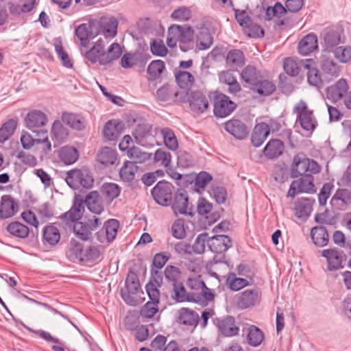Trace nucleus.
<instances>
[{
    "label": "nucleus",
    "mask_w": 351,
    "mask_h": 351,
    "mask_svg": "<svg viewBox=\"0 0 351 351\" xmlns=\"http://www.w3.org/2000/svg\"><path fill=\"white\" fill-rule=\"evenodd\" d=\"M132 135L138 144L144 146L147 143V140L152 136L151 126L148 124L138 125Z\"/></svg>",
    "instance_id": "40"
},
{
    "label": "nucleus",
    "mask_w": 351,
    "mask_h": 351,
    "mask_svg": "<svg viewBox=\"0 0 351 351\" xmlns=\"http://www.w3.org/2000/svg\"><path fill=\"white\" fill-rule=\"evenodd\" d=\"M43 237L45 242L51 245H54L59 242L60 233L56 226L53 225L47 226L43 229Z\"/></svg>",
    "instance_id": "52"
},
{
    "label": "nucleus",
    "mask_w": 351,
    "mask_h": 351,
    "mask_svg": "<svg viewBox=\"0 0 351 351\" xmlns=\"http://www.w3.org/2000/svg\"><path fill=\"white\" fill-rule=\"evenodd\" d=\"M184 26L178 25H172L168 29V35L167 38V44L170 48L176 46L180 35L182 32Z\"/></svg>",
    "instance_id": "57"
},
{
    "label": "nucleus",
    "mask_w": 351,
    "mask_h": 351,
    "mask_svg": "<svg viewBox=\"0 0 351 351\" xmlns=\"http://www.w3.org/2000/svg\"><path fill=\"white\" fill-rule=\"evenodd\" d=\"M335 58L341 63H348L351 61V47L340 46L333 50Z\"/></svg>",
    "instance_id": "62"
},
{
    "label": "nucleus",
    "mask_w": 351,
    "mask_h": 351,
    "mask_svg": "<svg viewBox=\"0 0 351 351\" xmlns=\"http://www.w3.org/2000/svg\"><path fill=\"white\" fill-rule=\"evenodd\" d=\"M300 64L302 67L308 69L307 80L308 83L312 86L319 87L322 85V81L318 69L315 67L311 68L308 64L303 62H301Z\"/></svg>",
    "instance_id": "60"
},
{
    "label": "nucleus",
    "mask_w": 351,
    "mask_h": 351,
    "mask_svg": "<svg viewBox=\"0 0 351 351\" xmlns=\"http://www.w3.org/2000/svg\"><path fill=\"white\" fill-rule=\"evenodd\" d=\"M84 204L94 214L99 215L104 210L99 192L92 191L86 195L84 199L75 197L71 208L59 217L60 220L66 225H71L73 221L80 220L84 213Z\"/></svg>",
    "instance_id": "1"
},
{
    "label": "nucleus",
    "mask_w": 351,
    "mask_h": 351,
    "mask_svg": "<svg viewBox=\"0 0 351 351\" xmlns=\"http://www.w3.org/2000/svg\"><path fill=\"white\" fill-rule=\"evenodd\" d=\"M122 53L120 45L117 43H113L110 45L107 51H105V57L101 60V65L110 64L114 60L118 59Z\"/></svg>",
    "instance_id": "49"
},
{
    "label": "nucleus",
    "mask_w": 351,
    "mask_h": 351,
    "mask_svg": "<svg viewBox=\"0 0 351 351\" xmlns=\"http://www.w3.org/2000/svg\"><path fill=\"white\" fill-rule=\"evenodd\" d=\"M61 222L62 221H61ZM62 223L66 226H71L74 223L73 232L77 238L83 241H89L91 239L92 232H90V229L86 223L82 221H78V220L73 221L71 225H66L64 223Z\"/></svg>",
    "instance_id": "46"
},
{
    "label": "nucleus",
    "mask_w": 351,
    "mask_h": 351,
    "mask_svg": "<svg viewBox=\"0 0 351 351\" xmlns=\"http://www.w3.org/2000/svg\"><path fill=\"white\" fill-rule=\"evenodd\" d=\"M78 157L77 150L71 146H64L59 151V158L66 165L73 164Z\"/></svg>",
    "instance_id": "42"
},
{
    "label": "nucleus",
    "mask_w": 351,
    "mask_h": 351,
    "mask_svg": "<svg viewBox=\"0 0 351 351\" xmlns=\"http://www.w3.org/2000/svg\"><path fill=\"white\" fill-rule=\"evenodd\" d=\"M213 43V38L206 27H202L197 37V47L200 50L208 49Z\"/></svg>",
    "instance_id": "50"
},
{
    "label": "nucleus",
    "mask_w": 351,
    "mask_h": 351,
    "mask_svg": "<svg viewBox=\"0 0 351 351\" xmlns=\"http://www.w3.org/2000/svg\"><path fill=\"white\" fill-rule=\"evenodd\" d=\"M326 48H332L341 42V29L335 26L324 28L320 34Z\"/></svg>",
    "instance_id": "18"
},
{
    "label": "nucleus",
    "mask_w": 351,
    "mask_h": 351,
    "mask_svg": "<svg viewBox=\"0 0 351 351\" xmlns=\"http://www.w3.org/2000/svg\"><path fill=\"white\" fill-rule=\"evenodd\" d=\"M241 77L246 86L252 89L261 80L262 75L255 66L247 65L242 70Z\"/></svg>",
    "instance_id": "27"
},
{
    "label": "nucleus",
    "mask_w": 351,
    "mask_h": 351,
    "mask_svg": "<svg viewBox=\"0 0 351 351\" xmlns=\"http://www.w3.org/2000/svg\"><path fill=\"white\" fill-rule=\"evenodd\" d=\"M119 222L114 219H110L106 221L103 228L96 233L97 239L102 243H109L116 237Z\"/></svg>",
    "instance_id": "10"
},
{
    "label": "nucleus",
    "mask_w": 351,
    "mask_h": 351,
    "mask_svg": "<svg viewBox=\"0 0 351 351\" xmlns=\"http://www.w3.org/2000/svg\"><path fill=\"white\" fill-rule=\"evenodd\" d=\"M101 192L107 200L112 202L119 195L121 189L115 183L106 182L102 184Z\"/></svg>",
    "instance_id": "53"
},
{
    "label": "nucleus",
    "mask_w": 351,
    "mask_h": 351,
    "mask_svg": "<svg viewBox=\"0 0 351 351\" xmlns=\"http://www.w3.org/2000/svg\"><path fill=\"white\" fill-rule=\"evenodd\" d=\"M225 130L237 139L245 138L248 130L246 125L241 121L236 119L229 120L225 123Z\"/></svg>",
    "instance_id": "22"
},
{
    "label": "nucleus",
    "mask_w": 351,
    "mask_h": 351,
    "mask_svg": "<svg viewBox=\"0 0 351 351\" xmlns=\"http://www.w3.org/2000/svg\"><path fill=\"white\" fill-rule=\"evenodd\" d=\"M108 43V40L99 38L94 45L85 53V57L92 63L99 62L101 64V60L105 57V47Z\"/></svg>",
    "instance_id": "21"
},
{
    "label": "nucleus",
    "mask_w": 351,
    "mask_h": 351,
    "mask_svg": "<svg viewBox=\"0 0 351 351\" xmlns=\"http://www.w3.org/2000/svg\"><path fill=\"white\" fill-rule=\"evenodd\" d=\"M214 324L224 337H230L239 333V328L232 316L227 315L223 318L215 319Z\"/></svg>",
    "instance_id": "11"
},
{
    "label": "nucleus",
    "mask_w": 351,
    "mask_h": 351,
    "mask_svg": "<svg viewBox=\"0 0 351 351\" xmlns=\"http://www.w3.org/2000/svg\"><path fill=\"white\" fill-rule=\"evenodd\" d=\"M117 158V152L108 147H103L97 156V161L106 166L114 164Z\"/></svg>",
    "instance_id": "39"
},
{
    "label": "nucleus",
    "mask_w": 351,
    "mask_h": 351,
    "mask_svg": "<svg viewBox=\"0 0 351 351\" xmlns=\"http://www.w3.org/2000/svg\"><path fill=\"white\" fill-rule=\"evenodd\" d=\"M322 254L326 258L330 271L337 270L342 267L343 256L341 252L336 249H327L324 250Z\"/></svg>",
    "instance_id": "24"
},
{
    "label": "nucleus",
    "mask_w": 351,
    "mask_h": 351,
    "mask_svg": "<svg viewBox=\"0 0 351 351\" xmlns=\"http://www.w3.org/2000/svg\"><path fill=\"white\" fill-rule=\"evenodd\" d=\"M212 180L213 177L210 173L206 171H201L195 177V191L199 193H202Z\"/></svg>",
    "instance_id": "58"
},
{
    "label": "nucleus",
    "mask_w": 351,
    "mask_h": 351,
    "mask_svg": "<svg viewBox=\"0 0 351 351\" xmlns=\"http://www.w3.org/2000/svg\"><path fill=\"white\" fill-rule=\"evenodd\" d=\"M209 249L215 253H223L232 245L230 238L226 235H216L207 241Z\"/></svg>",
    "instance_id": "19"
},
{
    "label": "nucleus",
    "mask_w": 351,
    "mask_h": 351,
    "mask_svg": "<svg viewBox=\"0 0 351 351\" xmlns=\"http://www.w3.org/2000/svg\"><path fill=\"white\" fill-rule=\"evenodd\" d=\"M128 156L132 159V162L143 164L152 158V154L146 152L142 151L138 147H132L128 149L127 152Z\"/></svg>",
    "instance_id": "45"
},
{
    "label": "nucleus",
    "mask_w": 351,
    "mask_h": 351,
    "mask_svg": "<svg viewBox=\"0 0 351 351\" xmlns=\"http://www.w3.org/2000/svg\"><path fill=\"white\" fill-rule=\"evenodd\" d=\"M171 208L176 215H191V209L189 204V197L186 191L178 190L175 193Z\"/></svg>",
    "instance_id": "12"
},
{
    "label": "nucleus",
    "mask_w": 351,
    "mask_h": 351,
    "mask_svg": "<svg viewBox=\"0 0 351 351\" xmlns=\"http://www.w3.org/2000/svg\"><path fill=\"white\" fill-rule=\"evenodd\" d=\"M165 69V65L162 60H153L147 67L149 80H154L159 78Z\"/></svg>",
    "instance_id": "56"
},
{
    "label": "nucleus",
    "mask_w": 351,
    "mask_h": 351,
    "mask_svg": "<svg viewBox=\"0 0 351 351\" xmlns=\"http://www.w3.org/2000/svg\"><path fill=\"white\" fill-rule=\"evenodd\" d=\"M293 112L297 115V121L299 122L303 130L312 133L317 126V121L313 114V111L309 109L304 100L298 101L293 108Z\"/></svg>",
    "instance_id": "3"
},
{
    "label": "nucleus",
    "mask_w": 351,
    "mask_h": 351,
    "mask_svg": "<svg viewBox=\"0 0 351 351\" xmlns=\"http://www.w3.org/2000/svg\"><path fill=\"white\" fill-rule=\"evenodd\" d=\"M315 191L314 178L310 173H306L291 182L288 191V196L294 197L296 194L300 193H313Z\"/></svg>",
    "instance_id": "7"
},
{
    "label": "nucleus",
    "mask_w": 351,
    "mask_h": 351,
    "mask_svg": "<svg viewBox=\"0 0 351 351\" xmlns=\"http://www.w3.org/2000/svg\"><path fill=\"white\" fill-rule=\"evenodd\" d=\"M16 204L12 197L5 195L1 197L0 215L1 218H9L14 215Z\"/></svg>",
    "instance_id": "36"
},
{
    "label": "nucleus",
    "mask_w": 351,
    "mask_h": 351,
    "mask_svg": "<svg viewBox=\"0 0 351 351\" xmlns=\"http://www.w3.org/2000/svg\"><path fill=\"white\" fill-rule=\"evenodd\" d=\"M141 288L138 277L134 271H130L125 280V289L121 291V297L126 304L136 306L138 304L136 295L141 293Z\"/></svg>",
    "instance_id": "6"
},
{
    "label": "nucleus",
    "mask_w": 351,
    "mask_h": 351,
    "mask_svg": "<svg viewBox=\"0 0 351 351\" xmlns=\"http://www.w3.org/2000/svg\"><path fill=\"white\" fill-rule=\"evenodd\" d=\"M264 335L258 327L252 325L247 328V339L250 345L258 346L262 343Z\"/></svg>",
    "instance_id": "55"
},
{
    "label": "nucleus",
    "mask_w": 351,
    "mask_h": 351,
    "mask_svg": "<svg viewBox=\"0 0 351 351\" xmlns=\"http://www.w3.org/2000/svg\"><path fill=\"white\" fill-rule=\"evenodd\" d=\"M178 91L166 84L158 89L156 96L158 99L162 102L171 103L176 99Z\"/></svg>",
    "instance_id": "43"
},
{
    "label": "nucleus",
    "mask_w": 351,
    "mask_h": 351,
    "mask_svg": "<svg viewBox=\"0 0 351 351\" xmlns=\"http://www.w3.org/2000/svg\"><path fill=\"white\" fill-rule=\"evenodd\" d=\"M318 47L317 38L315 34H308L305 36L298 44V51L303 56H307Z\"/></svg>",
    "instance_id": "30"
},
{
    "label": "nucleus",
    "mask_w": 351,
    "mask_h": 351,
    "mask_svg": "<svg viewBox=\"0 0 351 351\" xmlns=\"http://www.w3.org/2000/svg\"><path fill=\"white\" fill-rule=\"evenodd\" d=\"M320 171L321 167L315 160L307 158L303 153H300L293 158L291 177L295 178L306 173L316 174Z\"/></svg>",
    "instance_id": "2"
},
{
    "label": "nucleus",
    "mask_w": 351,
    "mask_h": 351,
    "mask_svg": "<svg viewBox=\"0 0 351 351\" xmlns=\"http://www.w3.org/2000/svg\"><path fill=\"white\" fill-rule=\"evenodd\" d=\"M156 134L163 139L165 145L170 150L176 151L178 148V138L172 129L165 127L156 129Z\"/></svg>",
    "instance_id": "29"
},
{
    "label": "nucleus",
    "mask_w": 351,
    "mask_h": 351,
    "mask_svg": "<svg viewBox=\"0 0 351 351\" xmlns=\"http://www.w3.org/2000/svg\"><path fill=\"white\" fill-rule=\"evenodd\" d=\"M191 110L197 114L204 112L209 107V101L200 90H193L189 97Z\"/></svg>",
    "instance_id": "14"
},
{
    "label": "nucleus",
    "mask_w": 351,
    "mask_h": 351,
    "mask_svg": "<svg viewBox=\"0 0 351 351\" xmlns=\"http://www.w3.org/2000/svg\"><path fill=\"white\" fill-rule=\"evenodd\" d=\"M179 320L184 325H196L199 321V315L194 311L183 308L180 311Z\"/></svg>",
    "instance_id": "54"
},
{
    "label": "nucleus",
    "mask_w": 351,
    "mask_h": 351,
    "mask_svg": "<svg viewBox=\"0 0 351 351\" xmlns=\"http://www.w3.org/2000/svg\"><path fill=\"white\" fill-rule=\"evenodd\" d=\"M166 280L171 285L180 282L181 272L178 267L173 265H167L164 270Z\"/></svg>",
    "instance_id": "61"
},
{
    "label": "nucleus",
    "mask_w": 351,
    "mask_h": 351,
    "mask_svg": "<svg viewBox=\"0 0 351 351\" xmlns=\"http://www.w3.org/2000/svg\"><path fill=\"white\" fill-rule=\"evenodd\" d=\"M261 296V292L258 289H247L238 295L237 306L241 309L253 306L259 302Z\"/></svg>",
    "instance_id": "15"
},
{
    "label": "nucleus",
    "mask_w": 351,
    "mask_h": 351,
    "mask_svg": "<svg viewBox=\"0 0 351 351\" xmlns=\"http://www.w3.org/2000/svg\"><path fill=\"white\" fill-rule=\"evenodd\" d=\"M270 134V128L266 123H260L256 125L251 136L252 145L260 147Z\"/></svg>",
    "instance_id": "26"
},
{
    "label": "nucleus",
    "mask_w": 351,
    "mask_h": 351,
    "mask_svg": "<svg viewBox=\"0 0 351 351\" xmlns=\"http://www.w3.org/2000/svg\"><path fill=\"white\" fill-rule=\"evenodd\" d=\"M61 119L64 123L73 130L81 131L86 128V120L80 114L64 112L62 113Z\"/></svg>",
    "instance_id": "23"
},
{
    "label": "nucleus",
    "mask_w": 351,
    "mask_h": 351,
    "mask_svg": "<svg viewBox=\"0 0 351 351\" xmlns=\"http://www.w3.org/2000/svg\"><path fill=\"white\" fill-rule=\"evenodd\" d=\"M65 181L73 189H78L81 186L85 189H90L94 184L91 172L86 168L69 171L66 173Z\"/></svg>",
    "instance_id": "4"
},
{
    "label": "nucleus",
    "mask_w": 351,
    "mask_h": 351,
    "mask_svg": "<svg viewBox=\"0 0 351 351\" xmlns=\"http://www.w3.org/2000/svg\"><path fill=\"white\" fill-rule=\"evenodd\" d=\"M48 118L47 115L42 111L34 110L29 112L25 118V123L27 128L35 132V128H41L47 125Z\"/></svg>",
    "instance_id": "17"
},
{
    "label": "nucleus",
    "mask_w": 351,
    "mask_h": 351,
    "mask_svg": "<svg viewBox=\"0 0 351 351\" xmlns=\"http://www.w3.org/2000/svg\"><path fill=\"white\" fill-rule=\"evenodd\" d=\"M330 204L339 210H345L351 207V187L337 189L330 199Z\"/></svg>",
    "instance_id": "13"
},
{
    "label": "nucleus",
    "mask_w": 351,
    "mask_h": 351,
    "mask_svg": "<svg viewBox=\"0 0 351 351\" xmlns=\"http://www.w3.org/2000/svg\"><path fill=\"white\" fill-rule=\"evenodd\" d=\"M17 126V121L11 119L3 124L0 128V142L3 143L11 136Z\"/></svg>",
    "instance_id": "59"
},
{
    "label": "nucleus",
    "mask_w": 351,
    "mask_h": 351,
    "mask_svg": "<svg viewBox=\"0 0 351 351\" xmlns=\"http://www.w3.org/2000/svg\"><path fill=\"white\" fill-rule=\"evenodd\" d=\"M155 201L162 206H168L172 200V185L167 182H158L152 190Z\"/></svg>",
    "instance_id": "8"
},
{
    "label": "nucleus",
    "mask_w": 351,
    "mask_h": 351,
    "mask_svg": "<svg viewBox=\"0 0 351 351\" xmlns=\"http://www.w3.org/2000/svg\"><path fill=\"white\" fill-rule=\"evenodd\" d=\"M174 74L176 82L182 88H189L195 83L193 73L182 69H175Z\"/></svg>",
    "instance_id": "34"
},
{
    "label": "nucleus",
    "mask_w": 351,
    "mask_h": 351,
    "mask_svg": "<svg viewBox=\"0 0 351 351\" xmlns=\"http://www.w3.org/2000/svg\"><path fill=\"white\" fill-rule=\"evenodd\" d=\"M138 167L131 160H126L119 171V176L123 182H131L135 179Z\"/></svg>",
    "instance_id": "38"
},
{
    "label": "nucleus",
    "mask_w": 351,
    "mask_h": 351,
    "mask_svg": "<svg viewBox=\"0 0 351 351\" xmlns=\"http://www.w3.org/2000/svg\"><path fill=\"white\" fill-rule=\"evenodd\" d=\"M300 61V62H301ZM302 66L292 58H287L284 60L283 67L285 72L291 76H296L299 74Z\"/></svg>",
    "instance_id": "64"
},
{
    "label": "nucleus",
    "mask_w": 351,
    "mask_h": 351,
    "mask_svg": "<svg viewBox=\"0 0 351 351\" xmlns=\"http://www.w3.org/2000/svg\"><path fill=\"white\" fill-rule=\"evenodd\" d=\"M349 86L346 80L343 78L339 80L334 85L327 88V98L332 102H338L343 99L344 95L347 93Z\"/></svg>",
    "instance_id": "16"
},
{
    "label": "nucleus",
    "mask_w": 351,
    "mask_h": 351,
    "mask_svg": "<svg viewBox=\"0 0 351 351\" xmlns=\"http://www.w3.org/2000/svg\"><path fill=\"white\" fill-rule=\"evenodd\" d=\"M186 285L191 289L190 294H197L199 298V301H193V302L206 306L215 298L213 291L206 286L200 276L189 278Z\"/></svg>",
    "instance_id": "5"
},
{
    "label": "nucleus",
    "mask_w": 351,
    "mask_h": 351,
    "mask_svg": "<svg viewBox=\"0 0 351 351\" xmlns=\"http://www.w3.org/2000/svg\"><path fill=\"white\" fill-rule=\"evenodd\" d=\"M99 32L105 40L114 38L117 33L118 21L114 16H104L99 21Z\"/></svg>",
    "instance_id": "20"
},
{
    "label": "nucleus",
    "mask_w": 351,
    "mask_h": 351,
    "mask_svg": "<svg viewBox=\"0 0 351 351\" xmlns=\"http://www.w3.org/2000/svg\"><path fill=\"white\" fill-rule=\"evenodd\" d=\"M311 237L313 243L318 247H324L328 244V234L324 227L313 228L311 231Z\"/></svg>",
    "instance_id": "37"
},
{
    "label": "nucleus",
    "mask_w": 351,
    "mask_h": 351,
    "mask_svg": "<svg viewBox=\"0 0 351 351\" xmlns=\"http://www.w3.org/2000/svg\"><path fill=\"white\" fill-rule=\"evenodd\" d=\"M237 105L224 94H219L214 99V113L216 117L223 118L230 115Z\"/></svg>",
    "instance_id": "9"
},
{
    "label": "nucleus",
    "mask_w": 351,
    "mask_h": 351,
    "mask_svg": "<svg viewBox=\"0 0 351 351\" xmlns=\"http://www.w3.org/2000/svg\"><path fill=\"white\" fill-rule=\"evenodd\" d=\"M276 87L274 83L267 80H261L255 85L252 90L261 96H269L274 93Z\"/></svg>",
    "instance_id": "44"
},
{
    "label": "nucleus",
    "mask_w": 351,
    "mask_h": 351,
    "mask_svg": "<svg viewBox=\"0 0 351 351\" xmlns=\"http://www.w3.org/2000/svg\"><path fill=\"white\" fill-rule=\"evenodd\" d=\"M123 128L124 126L122 122L117 120H110L106 123L103 134L106 139L114 141L122 133Z\"/></svg>",
    "instance_id": "28"
},
{
    "label": "nucleus",
    "mask_w": 351,
    "mask_h": 351,
    "mask_svg": "<svg viewBox=\"0 0 351 351\" xmlns=\"http://www.w3.org/2000/svg\"><path fill=\"white\" fill-rule=\"evenodd\" d=\"M173 286L171 297L178 302L199 301L197 294H190L187 292L184 285L180 282Z\"/></svg>",
    "instance_id": "25"
},
{
    "label": "nucleus",
    "mask_w": 351,
    "mask_h": 351,
    "mask_svg": "<svg viewBox=\"0 0 351 351\" xmlns=\"http://www.w3.org/2000/svg\"><path fill=\"white\" fill-rule=\"evenodd\" d=\"M193 34L194 32L191 27L184 25L178 40L180 48L182 51L186 52L193 47Z\"/></svg>",
    "instance_id": "35"
},
{
    "label": "nucleus",
    "mask_w": 351,
    "mask_h": 351,
    "mask_svg": "<svg viewBox=\"0 0 351 351\" xmlns=\"http://www.w3.org/2000/svg\"><path fill=\"white\" fill-rule=\"evenodd\" d=\"M7 231L13 237L25 239L29 234V228L19 221H13L6 228Z\"/></svg>",
    "instance_id": "41"
},
{
    "label": "nucleus",
    "mask_w": 351,
    "mask_h": 351,
    "mask_svg": "<svg viewBox=\"0 0 351 351\" xmlns=\"http://www.w3.org/2000/svg\"><path fill=\"white\" fill-rule=\"evenodd\" d=\"M284 144L278 139L270 140L263 149L265 156L270 159L278 158L284 151Z\"/></svg>",
    "instance_id": "33"
},
{
    "label": "nucleus",
    "mask_w": 351,
    "mask_h": 351,
    "mask_svg": "<svg viewBox=\"0 0 351 351\" xmlns=\"http://www.w3.org/2000/svg\"><path fill=\"white\" fill-rule=\"evenodd\" d=\"M314 199L303 197L298 199L295 203V215L299 217H307L313 210Z\"/></svg>",
    "instance_id": "31"
},
{
    "label": "nucleus",
    "mask_w": 351,
    "mask_h": 351,
    "mask_svg": "<svg viewBox=\"0 0 351 351\" xmlns=\"http://www.w3.org/2000/svg\"><path fill=\"white\" fill-rule=\"evenodd\" d=\"M226 62L231 67H241L245 64V56L240 49H232L228 53Z\"/></svg>",
    "instance_id": "51"
},
{
    "label": "nucleus",
    "mask_w": 351,
    "mask_h": 351,
    "mask_svg": "<svg viewBox=\"0 0 351 351\" xmlns=\"http://www.w3.org/2000/svg\"><path fill=\"white\" fill-rule=\"evenodd\" d=\"M154 161L160 166L168 168L171 161V155L169 152L158 149L154 153Z\"/></svg>",
    "instance_id": "63"
},
{
    "label": "nucleus",
    "mask_w": 351,
    "mask_h": 351,
    "mask_svg": "<svg viewBox=\"0 0 351 351\" xmlns=\"http://www.w3.org/2000/svg\"><path fill=\"white\" fill-rule=\"evenodd\" d=\"M226 285L234 291H238L249 285L247 279L237 277L234 273H229L226 280Z\"/></svg>",
    "instance_id": "47"
},
{
    "label": "nucleus",
    "mask_w": 351,
    "mask_h": 351,
    "mask_svg": "<svg viewBox=\"0 0 351 351\" xmlns=\"http://www.w3.org/2000/svg\"><path fill=\"white\" fill-rule=\"evenodd\" d=\"M320 67L322 73L327 77H337L341 73V66L331 58H322L320 62Z\"/></svg>",
    "instance_id": "32"
},
{
    "label": "nucleus",
    "mask_w": 351,
    "mask_h": 351,
    "mask_svg": "<svg viewBox=\"0 0 351 351\" xmlns=\"http://www.w3.org/2000/svg\"><path fill=\"white\" fill-rule=\"evenodd\" d=\"M51 134L53 139L56 140L59 143H62L68 138L69 130L63 125L60 121L56 120L52 125Z\"/></svg>",
    "instance_id": "48"
}]
</instances>
